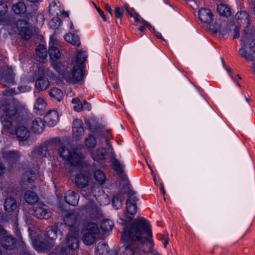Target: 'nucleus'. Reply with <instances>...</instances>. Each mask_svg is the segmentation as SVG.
Listing matches in <instances>:
<instances>
[{
  "label": "nucleus",
  "instance_id": "1",
  "mask_svg": "<svg viewBox=\"0 0 255 255\" xmlns=\"http://www.w3.org/2000/svg\"><path fill=\"white\" fill-rule=\"evenodd\" d=\"M151 238L152 232L148 221L140 217L124 227L122 240L123 242H130L143 246L142 251L147 253L152 250Z\"/></svg>",
  "mask_w": 255,
  "mask_h": 255
},
{
  "label": "nucleus",
  "instance_id": "2",
  "mask_svg": "<svg viewBox=\"0 0 255 255\" xmlns=\"http://www.w3.org/2000/svg\"><path fill=\"white\" fill-rule=\"evenodd\" d=\"M19 108V103L14 100H3L0 102V121L3 130L14 133L15 128L19 125L21 119L17 114Z\"/></svg>",
  "mask_w": 255,
  "mask_h": 255
},
{
  "label": "nucleus",
  "instance_id": "3",
  "mask_svg": "<svg viewBox=\"0 0 255 255\" xmlns=\"http://www.w3.org/2000/svg\"><path fill=\"white\" fill-rule=\"evenodd\" d=\"M65 223L69 226L70 233L66 236L65 245L61 249V255H77L76 249L79 246L78 237L79 230L78 228V218L75 212L68 213L63 218Z\"/></svg>",
  "mask_w": 255,
  "mask_h": 255
},
{
  "label": "nucleus",
  "instance_id": "4",
  "mask_svg": "<svg viewBox=\"0 0 255 255\" xmlns=\"http://www.w3.org/2000/svg\"><path fill=\"white\" fill-rule=\"evenodd\" d=\"M255 32L246 33L242 36L241 47L239 50V54L248 61L255 60Z\"/></svg>",
  "mask_w": 255,
  "mask_h": 255
},
{
  "label": "nucleus",
  "instance_id": "5",
  "mask_svg": "<svg viewBox=\"0 0 255 255\" xmlns=\"http://www.w3.org/2000/svg\"><path fill=\"white\" fill-rule=\"evenodd\" d=\"M53 68L69 83H75L81 81L83 79V67L80 65H74L70 72L66 73H65V66L60 62L53 63Z\"/></svg>",
  "mask_w": 255,
  "mask_h": 255
},
{
  "label": "nucleus",
  "instance_id": "6",
  "mask_svg": "<svg viewBox=\"0 0 255 255\" xmlns=\"http://www.w3.org/2000/svg\"><path fill=\"white\" fill-rule=\"evenodd\" d=\"M58 153L63 160L75 166L78 165L84 158L80 152L75 151L69 144L60 146L58 149Z\"/></svg>",
  "mask_w": 255,
  "mask_h": 255
},
{
  "label": "nucleus",
  "instance_id": "7",
  "mask_svg": "<svg viewBox=\"0 0 255 255\" xmlns=\"http://www.w3.org/2000/svg\"><path fill=\"white\" fill-rule=\"evenodd\" d=\"M138 200L135 195L134 192L131 191L128 193V196L126 201V209L127 213H124L121 216V219L125 223L130 221L136 213V202Z\"/></svg>",
  "mask_w": 255,
  "mask_h": 255
},
{
  "label": "nucleus",
  "instance_id": "8",
  "mask_svg": "<svg viewBox=\"0 0 255 255\" xmlns=\"http://www.w3.org/2000/svg\"><path fill=\"white\" fill-rule=\"evenodd\" d=\"M99 232L97 225L93 222L88 224L84 231L82 240L86 245H91L95 241V236Z\"/></svg>",
  "mask_w": 255,
  "mask_h": 255
},
{
  "label": "nucleus",
  "instance_id": "9",
  "mask_svg": "<svg viewBox=\"0 0 255 255\" xmlns=\"http://www.w3.org/2000/svg\"><path fill=\"white\" fill-rule=\"evenodd\" d=\"M19 35L24 40L29 39L32 34L29 23L26 20H18L15 24Z\"/></svg>",
  "mask_w": 255,
  "mask_h": 255
},
{
  "label": "nucleus",
  "instance_id": "10",
  "mask_svg": "<svg viewBox=\"0 0 255 255\" xmlns=\"http://www.w3.org/2000/svg\"><path fill=\"white\" fill-rule=\"evenodd\" d=\"M83 209L89 214V217L93 220L101 218L102 213L96 204L92 201H89L83 207Z\"/></svg>",
  "mask_w": 255,
  "mask_h": 255
},
{
  "label": "nucleus",
  "instance_id": "11",
  "mask_svg": "<svg viewBox=\"0 0 255 255\" xmlns=\"http://www.w3.org/2000/svg\"><path fill=\"white\" fill-rule=\"evenodd\" d=\"M124 250L121 255H140L139 254V249L142 251L143 246L133 243L130 242H123Z\"/></svg>",
  "mask_w": 255,
  "mask_h": 255
},
{
  "label": "nucleus",
  "instance_id": "12",
  "mask_svg": "<svg viewBox=\"0 0 255 255\" xmlns=\"http://www.w3.org/2000/svg\"><path fill=\"white\" fill-rule=\"evenodd\" d=\"M83 124L81 120L76 119L72 126V137L76 140L81 139L84 135Z\"/></svg>",
  "mask_w": 255,
  "mask_h": 255
},
{
  "label": "nucleus",
  "instance_id": "13",
  "mask_svg": "<svg viewBox=\"0 0 255 255\" xmlns=\"http://www.w3.org/2000/svg\"><path fill=\"white\" fill-rule=\"evenodd\" d=\"M90 177V173L87 171H79L74 178V182L76 185L81 188L87 187L89 184Z\"/></svg>",
  "mask_w": 255,
  "mask_h": 255
},
{
  "label": "nucleus",
  "instance_id": "14",
  "mask_svg": "<svg viewBox=\"0 0 255 255\" xmlns=\"http://www.w3.org/2000/svg\"><path fill=\"white\" fill-rule=\"evenodd\" d=\"M0 238L1 239V244L4 248L9 250L12 249L14 244V239L11 236L7 235L6 232L0 225Z\"/></svg>",
  "mask_w": 255,
  "mask_h": 255
},
{
  "label": "nucleus",
  "instance_id": "15",
  "mask_svg": "<svg viewBox=\"0 0 255 255\" xmlns=\"http://www.w3.org/2000/svg\"><path fill=\"white\" fill-rule=\"evenodd\" d=\"M34 216L38 219H47L50 218L51 213L45 205L38 204L34 209Z\"/></svg>",
  "mask_w": 255,
  "mask_h": 255
},
{
  "label": "nucleus",
  "instance_id": "16",
  "mask_svg": "<svg viewBox=\"0 0 255 255\" xmlns=\"http://www.w3.org/2000/svg\"><path fill=\"white\" fill-rule=\"evenodd\" d=\"M28 127L33 132L41 133L44 129V122L41 118H37L29 122Z\"/></svg>",
  "mask_w": 255,
  "mask_h": 255
},
{
  "label": "nucleus",
  "instance_id": "17",
  "mask_svg": "<svg viewBox=\"0 0 255 255\" xmlns=\"http://www.w3.org/2000/svg\"><path fill=\"white\" fill-rule=\"evenodd\" d=\"M235 18L237 23L244 27L245 29L244 31L246 30V32L247 33V31H248L249 29H246V28L250 24L249 15L246 12L242 11L236 13ZM248 33L249 32H248Z\"/></svg>",
  "mask_w": 255,
  "mask_h": 255
},
{
  "label": "nucleus",
  "instance_id": "18",
  "mask_svg": "<svg viewBox=\"0 0 255 255\" xmlns=\"http://www.w3.org/2000/svg\"><path fill=\"white\" fill-rule=\"evenodd\" d=\"M59 120V116L56 111L49 112L45 117L44 122L50 127L55 126Z\"/></svg>",
  "mask_w": 255,
  "mask_h": 255
},
{
  "label": "nucleus",
  "instance_id": "19",
  "mask_svg": "<svg viewBox=\"0 0 255 255\" xmlns=\"http://www.w3.org/2000/svg\"><path fill=\"white\" fill-rule=\"evenodd\" d=\"M91 156L96 161L100 162L105 159L106 156V149L104 147H100L91 152Z\"/></svg>",
  "mask_w": 255,
  "mask_h": 255
},
{
  "label": "nucleus",
  "instance_id": "20",
  "mask_svg": "<svg viewBox=\"0 0 255 255\" xmlns=\"http://www.w3.org/2000/svg\"><path fill=\"white\" fill-rule=\"evenodd\" d=\"M65 201L69 205L76 206L78 203L79 196L72 190H68L64 196Z\"/></svg>",
  "mask_w": 255,
  "mask_h": 255
},
{
  "label": "nucleus",
  "instance_id": "21",
  "mask_svg": "<svg viewBox=\"0 0 255 255\" xmlns=\"http://www.w3.org/2000/svg\"><path fill=\"white\" fill-rule=\"evenodd\" d=\"M199 17L200 20L206 23H210L213 20V14L211 10L207 8H201L199 10Z\"/></svg>",
  "mask_w": 255,
  "mask_h": 255
},
{
  "label": "nucleus",
  "instance_id": "22",
  "mask_svg": "<svg viewBox=\"0 0 255 255\" xmlns=\"http://www.w3.org/2000/svg\"><path fill=\"white\" fill-rule=\"evenodd\" d=\"M15 134L19 140L25 141L30 136V132L25 127L19 126L15 130Z\"/></svg>",
  "mask_w": 255,
  "mask_h": 255
},
{
  "label": "nucleus",
  "instance_id": "23",
  "mask_svg": "<svg viewBox=\"0 0 255 255\" xmlns=\"http://www.w3.org/2000/svg\"><path fill=\"white\" fill-rule=\"evenodd\" d=\"M49 54L50 58L53 61L52 62V65L53 66V63L57 62L56 60L60 57L61 54L59 50L51 41L49 43Z\"/></svg>",
  "mask_w": 255,
  "mask_h": 255
},
{
  "label": "nucleus",
  "instance_id": "24",
  "mask_svg": "<svg viewBox=\"0 0 255 255\" xmlns=\"http://www.w3.org/2000/svg\"><path fill=\"white\" fill-rule=\"evenodd\" d=\"M24 198L25 201L29 204H34L39 200V197L37 194L30 190H27L25 192Z\"/></svg>",
  "mask_w": 255,
  "mask_h": 255
},
{
  "label": "nucleus",
  "instance_id": "25",
  "mask_svg": "<svg viewBox=\"0 0 255 255\" xmlns=\"http://www.w3.org/2000/svg\"><path fill=\"white\" fill-rule=\"evenodd\" d=\"M46 103L44 100L41 97L37 98L34 105V109L36 111L37 114L42 115L46 110Z\"/></svg>",
  "mask_w": 255,
  "mask_h": 255
},
{
  "label": "nucleus",
  "instance_id": "26",
  "mask_svg": "<svg viewBox=\"0 0 255 255\" xmlns=\"http://www.w3.org/2000/svg\"><path fill=\"white\" fill-rule=\"evenodd\" d=\"M95 255H108L109 247L104 242H99L95 249Z\"/></svg>",
  "mask_w": 255,
  "mask_h": 255
},
{
  "label": "nucleus",
  "instance_id": "27",
  "mask_svg": "<svg viewBox=\"0 0 255 255\" xmlns=\"http://www.w3.org/2000/svg\"><path fill=\"white\" fill-rule=\"evenodd\" d=\"M5 210L7 212H11L14 211L17 208V204L15 200L12 197L7 198L4 203Z\"/></svg>",
  "mask_w": 255,
  "mask_h": 255
},
{
  "label": "nucleus",
  "instance_id": "28",
  "mask_svg": "<svg viewBox=\"0 0 255 255\" xmlns=\"http://www.w3.org/2000/svg\"><path fill=\"white\" fill-rule=\"evenodd\" d=\"M12 9L15 14L22 15L26 12V6L24 2L19 1L13 4Z\"/></svg>",
  "mask_w": 255,
  "mask_h": 255
},
{
  "label": "nucleus",
  "instance_id": "29",
  "mask_svg": "<svg viewBox=\"0 0 255 255\" xmlns=\"http://www.w3.org/2000/svg\"><path fill=\"white\" fill-rule=\"evenodd\" d=\"M49 85L48 79L44 77L39 78L35 81V87L40 91L46 90Z\"/></svg>",
  "mask_w": 255,
  "mask_h": 255
},
{
  "label": "nucleus",
  "instance_id": "30",
  "mask_svg": "<svg viewBox=\"0 0 255 255\" xmlns=\"http://www.w3.org/2000/svg\"><path fill=\"white\" fill-rule=\"evenodd\" d=\"M124 199V193L122 192L114 196L112 204L116 209H119L122 207Z\"/></svg>",
  "mask_w": 255,
  "mask_h": 255
},
{
  "label": "nucleus",
  "instance_id": "31",
  "mask_svg": "<svg viewBox=\"0 0 255 255\" xmlns=\"http://www.w3.org/2000/svg\"><path fill=\"white\" fill-rule=\"evenodd\" d=\"M50 96L53 100L60 102L63 99V94L62 91L57 88H53L49 92Z\"/></svg>",
  "mask_w": 255,
  "mask_h": 255
},
{
  "label": "nucleus",
  "instance_id": "32",
  "mask_svg": "<svg viewBox=\"0 0 255 255\" xmlns=\"http://www.w3.org/2000/svg\"><path fill=\"white\" fill-rule=\"evenodd\" d=\"M65 40L73 45L79 46L80 45V41L78 35L69 33L66 34L64 36Z\"/></svg>",
  "mask_w": 255,
  "mask_h": 255
},
{
  "label": "nucleus",
  "instance_id": "33",
  "mask_svg": "<svg viewBox=\"0 0 255 255\" xmlns=\"http://www.w3.org/2000/svg\"><path fill=\"white\" fill-rule=\"evenodd\" d=\"M63 8L60 4H58L56 2L52 1L49 6V11L53 15L58 16L62 12Z\"/></svg>",
  "mask_w": 255,
  "mask_h": 255
},
{
  "label": "nucleus",
  "instance_id": "34",
  "mask_svg": "<svg viewBox=\"0 0 255 255\" xmlns=\"http://www.w3.org/2000/svg\"><path fill=\"white\" fill-rule=\"evenodd\" d=\"M217 11L219 14L224 17H229L231 15V11L229 7L225 4H220L218 5Z\"/></svg>",
  "mask_w": 255,
  "mask_h": 255
},
{
  "label": "nucleus",
  "instance_id": "35",
  "mask_svg": "<svg viewBox=\"0 0 255 255\" xmlns=\"http://www.w3.org/2000/svg\"><path fill=\"white\" fill-rule=\"evenodd\" d=\"M37 176L36 171L27 170L25 171L22 176V179L24 181H27L29 182L34 181Z\"/></svg>",
  "mask_w": 255,
  "mask_h": 255
},
{
  "label": "nucleus",
  "instance_id": "36",
  "mask_svg": "<svg viewBox=\"0 0 255 255\" xmlns=\"http://www.w3.org/2000/svg\"><path fill=\"white\" fill-rule=\"evenodd\" d=\"M46 232L47 238L50 240H54L57 237V228L55 226L47 227Z\"/></svg>",
  "mask_w": 255,
  "mask_h": 255
},
{
  "label": "nucleus",
  "instance_id": "37",
  "mask_svg": "<svg viewBox=\"0 0 255 255\" xmlns=\"http://www.w3.org/2000/svg\"><path fill=\"white\" fill-rule=\"evenodd\" d=\"M4 154L7 160L11 162L17 161L20 156L18 151H6L4 152Z\"/></svg>",
  "mask_w": 255,
  "mask_h": 255
},
{
  "label": "nucleus",
  "instance_id": "38",
  "mask_svg": "<svg viewBox=\"0 0 255 255\" xmlns=\"http://www.w3.org/2000/svg\"><path fill=\"white\" fill-rule=\"evenodd\" d=\"M87 58L86 54L84 52H79L74 59V65H79L83 67V64Z\"/></svg>",
  "mask_w": 255,
  "mask_h": 255
},
{
  "label": "nucleus",
  "instance_id": "39",
  "mask_svg": "<svg viewBox=\"0 0 255 255\" xmlns=\"http://www.w3.org/2000/svg\"><path fill=\"white\" fill-rule=\"evenodd\" d=\"M34 152L43 157H46L50 154L48 147L46 145H43L36 148L34 149Z\"/></svg>",
  "mask_w": 255,
  "mask_h": 255
},
{
  "label": "nucleus",
  "instance_id": "40",
  "mask_svg": "<svg viewBox=\"0 0 255 255\" xmlns=\"http://www.w3.org/2000/svg\"><path fill=\"white\" fill-rule=\"evenodd\" d=\"M36 54L41 59H44L47 57L46 48L43 45H39L36 49Z\"/></svg>",
  "mask_w": 255,
  "mask_h": 255
},
{
  "label": "nucleus",
  "instance_id": "41",
  "mask_svg": "<svg viewBox=\"0 0 255 255\" xmlns=\"http://www.w3.org/2000/svg\"><path fill=\"white\" fill-rule=\"evenodd\" d=\"M114 224L113 221L107 219L103 221L101 224V229L104 231L112 230L114 227Z\"/></svg>",
  "mask_w": 255,
  "mask_h": 255
},
{
  "label": "nucleus",
  "instance_id": "42",
  "mask_svg": "<svg viewBox=\"0 0 255 255\" xmlns=\"http://www.w3.org/2000/svg\"><path fill=\"white\" fill-rule=\"evenodd\" d=\"M94 177L96 180L100 184H103L106 180V176L103 171L98 170L95 172Z\"/></svg>",
  "mask_w": 255,
  "mask_h": 255
},
{
  "label": "nucleus",
  "instance_id": "43",
  "mask_svg": "<svg viewBox=\"0 0 255 255\" xmlns=\"http://www.w3.org/2000/svg\"><path fill=\"white\" fill-rule=\"evenodd\" d=\"M52 246L53 245L51 243L48 245H46L44 243H40L39 245H37V243L33 244L34 249L37 251L49 250Z\"/></svg>",
  "mask_w": 255,
  "mask_h": 255
},
{
  "label": "nucleus",
  "instance_id": "44",
  "mask_svg": "<svg viewBox=\"0 0 255 255\" xmlns=\"http://www.w3.org/2000/svg\"><path fill=\"white\" fill-rule=\"evenodd\" d=\"M96 142V138L91 135H89L85 140V145L87 148H93L95 146Z\"/></svg>",
  "mask_w": 255,
  "mask_h": 255
},
{
  "label": "nucleus",
  "instance_id": "45",
  "mask_svg": "<svg viewBox=\"0 0 255 255\" xmlns=\"http://www.w3.org/2000/svg\"><path fill=\"white\" fill-rule=\"evenodd\" d=\"M72 103L75 105L73 107V109L75 111L79 112L83 110V103H82L78 98H76L73 99L72 100Z\"/></svg>",
  "mask_w": 255,
  "mask_h": 255
},
{
  "label": "nucleus",
  "instance_id": "46",
  "mask_svg": "<svg viewBox=\"0 0 255 255\" xmlns=\"http://www.w3.org/2000/svg\"><path fill=\"white\" fill-rule=\"evenodd\" d=\"M7 6L4 2L0 3V21H3L7 12Z\"/></svg>",
  "mask_w": 255,
  "mask_h": 255
},
{
  "label": "nucleus",
  "instance_id": "47",
  "mask_svg": "<svg viewBox=\"0 0 255 255\" xmlns=\"http://www.w3.org/2000/svg\"><path fill=\"white\" fill-rule=\"evenodd\" d=\"M97 201L101 206H105L110 203V200L107 195L102 194L97 198Z\"/></svg>",
  "mask_w": 255,
  "mask_h": 255
},
{
  "label": "nucleus",
  "instance_id": "48",
  "mask_svg": "<svg viewBox=\"0 0 255 255\" xmlns=\"http://www.w3.org/2000/svg\"><path fill=\"white\" fill-rule=\"evenodd\" d=\"M112 166L114 170L118 174L122 173L123 170L122 166L120 162L115 158L112 161Z\"/></svg>",
  "mask_w": 255,
  "mask_h": 255
},
{
  "label": "nucleus",
  "instance_id": "49",
  "mask_svg": "<svg viewBox=\"0 0 255 255\" xmlns=\"http://www.w3.org/2000/svg\"><path fill=\"white\" fill-rule=\"evenodd\" d=\"M60 23V19L56 17L52 19L49 22L48 25L50 27L55 28L59 25Z\"/></svg>",
  "mask_w": 255,
  "mask_h": 255
},
{
  "label": "nucleus",
  "instance_id": "50",
  "mask_svg": "<svg viewBox=\"0 0 255 255\" xmlns=\"http://www.w3.org/2000/svg\"><path fill=\"white\" fill-rule=\"evenodd\" d=\"M115 15L118 18H121L124 13L123 9L119 6H117L115 9Z\"/></svg>",
  "mask_w": 255,
  "mask_h": 255
},
{
  "label": "nucleus",
  "instance_id": "51",
  "mask_svg": "<svg viewBox=\"0 0 255 255\" xmlns=\"http://www.w3.org/2000/svg\"><path fill=\"white\" fill-rule=\"evenodd\" d=\"M83 109L87 111H90L91 109V104L84 100L83 102Z\"/></svg>",
  "mask_w": 255,
  "mask_h": 255
},
{
  "label": "nucleus",
  "instance_id": "52",
  "mask_svg": "<svg viewBox=\"0 0 255 255\" xmlns=\"http://www.w3.org/2000/svg\"><path fill=\"white\" fill-rule=\"evenodd\" d=\"M15 91L14 89H7V90H5L4 91V93L3 94L5 96H10V95H12L13 94H15Z\"/></svg>",
  "mask_w": 255,
  "mask_h": 255
},
{
  "label": "nucleus",
  "instance_id": "53",
  "mask_svg": "<svg viewBox=\"0 0 255 255\" xmlns=\"http://www.w3.org/2000/svg\"><path fill=\"white\" fill-rule=\"evenodd\" d=\"M9 70V82L13 83V79H14V75L12 72V69L11 67L8 68Z\"/></svg>",
  "mask_w": 255,
  "mask_h": 255
},
{
  "label": "nucleus",
  "instance_id": "54",
  "mask_svg": "<svg viewBox=\"0 0 255 255\" xmlns=\"http://www.w3.org/2000/svg\"><path fill=\"white\" fill-rule=\"evenodd\" d=\"M96 9L98 11V13H99V14L100 15V16L102 17V19H103L104 21H106V16L104 13V12L102 11V10L101 9H100V8L99 7H96Z\"/></svg>",
  "mask_w": 255,
  "mask_h": 255
},
{
  "label": "nucleus",
  "instance_id": "55",
  "mask_svg": "<svg viewBox=\"0 0 255 255\" xmlns=\"http://www.w3.org/2000/svg\"><path fill=\"white\" fill-rule=\"evenodd\" d=\"M19 91L21 92H25L26 91H29L30 90V87L28 86H20L18 88Z\"/></svg>",
  "mask_w": 255,
  "mask_h": 255
},
{
  "label": "nucleus",
  "instance_id": "56",
  "mask_svg": "<svg viewBox=\"0 0 255 255\" xmlns=\"http://www.w3.org/2000/svg\"><path fill=\"white\" fill-rule=\"evenodd\" d=\"M140 24L142 25L141 26H144L146 27L149 28V29H151L152 28V26L150 25V24L145 20L142 21V22Z\"/></svg>",
  "mask_w": 255,
  "mask_h": 255
},
{
  "label": "nucleus",
  "instance_id": "57",
  "mask_svg": "<svg viewBox=\"0 0 255 255\" xmlns=\"http://www.w3.org/2000/svg\"><path fill=\"white\" fill-rule=\"evenodd\" d=\"M234 36H233L234 38H237L240 36L239 29L238 27H236L234 29Z\"/></svg>",
  "mask_w": 255,
  "mask_h": 255
},
{
  "label": "nucleus",
  "instance_id": "58",
  "mask_svg": "<svg viewBox=\"0 0 255 255\" xmlns=\"http://www.w3.org/2000/svg\"><path fill=\"white\" fill-rule=\"evenodd\" d=\"M144 19H143L139 15H137L135 16H134V21L136 22L141 23L142 22V21H143Z\"/></svg>",
  "mask_w": 255,
  "mask_h": 255
},
{
  "label": "nucleus",
  "instance_id": "59",
  "mask_svg": "<svg viewBox=\"0 0 255 255\" xmlns=\"http://www.w3.org/2000/svg\"><path fill=\"white\" fill-rule=\"evenodd\" d=\"M105 8L110 13V14L111 15H112V10L111 6L109 4H106Z\"/></svg>",
  "mask_w": 255,
  "mask_h": 255
},
{
  "label": "nucleus",
  "instance_id": "60",
  "mask_svg": "<svg viewBox=\"0 0 255 255\" xmlns=\"http://www.w3.org/2000/svg\"><path fill=\"white\" fill-rule=\"evenodd\" d=\"M155 35L158 38H160L162 39L163 40L165 41V39L163 38V37L161 35V33L158 31L155 32Z\"/></svg>",
  "mask_w": 255,
  "mask_h": 255
},
{
  "label": "nucleus",
  "instance_id": "61",
  "mask_svg": "<svg viewBox=\"0 0 255 255\" xmlns=\"http://www.w3.org/2000/svg\"><path fill=\"white\" fill-rule=\"evenodd\" d=\"M168 244V240L166 238H164L163 240V244L165 248L166 247V246Z\"/></svg>",
  "mask_w": 255,
  "mask_h": 255
},
{
  "label": "nucleus",
  "instance_id": "62",
  "mask_svg": "<svg viewBox=\"0 0 255 255\" xmlns=\"http://www.w3.org/2000/svg\"><path fill=\"white\" fill-rule=\"evenodd\" d=\"M60 14H62L64 16L68 17L69 16V13L67 11H65L62 9V12L60 13Z\"/></svg>",
  "mask_w": 255,
  "mask_h": 255
},
{
  "label": "nucleus",
  "instance_id": "63",
  "mask_svg": "<svg viewBox=\"0 0 255 255\" xmlns=\"http://www.w3.org/2000/svg\"><path fill=\"white\" fill-rule=\"evenodd\" d=\"M125 9H126V11L128 14H129L131 16H132V14L131 11L128 8V6L125 5Z\"/></svg>",
  "mask_w": 255,
  "mask_h": 255
},
{
  "label": "nucleus",
  "instance_id": "64",
  "mask_svg": "<svg viewBox=\"0 0 255 255\" xmlns=\"http://www.w3.org/2000/svg\"><path fill=\"white\" fill-rule=\"evenodd\" d=\"M160 190L163 195H164L165 194V191L164 189V187L162 184H161L160 186Z\"/></svg>",
  "mask_w": 255,
  "mask_h": 255
}]
</instances>
